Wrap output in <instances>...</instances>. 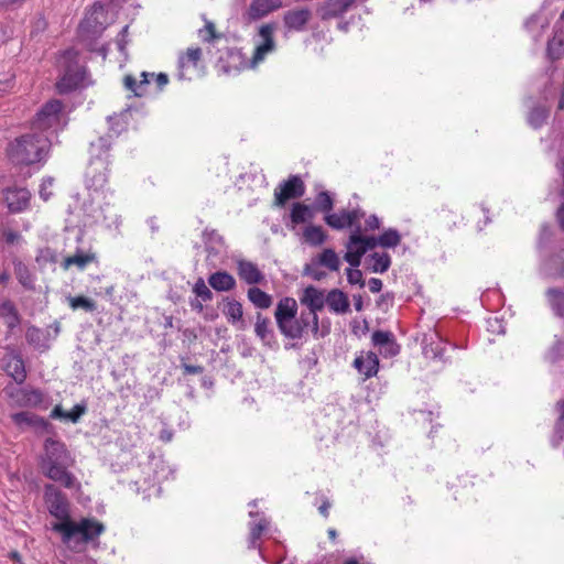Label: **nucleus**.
I'll return each instance as SVG.
<instances>
[{"mask_svg": "<svg viewBox=\"0 0 564 564\" xmlns=\"http://www.w3.org/2000/svg\"><path fill=\"white\" fill-rule=\"evenodd\" d=\"M44 501L48 512L59 521L53 523L52 530L59 533L64 544L95 542L105 532V525L95 518H83L78 522L70 519L69 503L66 496L54 485L44 487Z\"/></svg>", "mask_w": 564, "mask_h": 564, "instance_id": "nucleus-1", "label": "nucleus"}, {"mask_svg": "<svg viewBox=\"0 0 564 564\" xmlns=\"http://www.w3.org/2000/svg\"><path fill=\"white\" fill-rule=\"evenodd\" d=\"M72 464L73 459L64 443L53 438L45 441L44 453L39 462L40 469L45 477L67 489L78 487L79 484L75 475L68 470Z\"/></svg>", "mask_w": 564, "mask_h": 564, "instance_id": "nucleus-2", "label": "nucleus"}, {"mask_svg": "<svg viewBox=\"0 0 564 564\" xmlns=\"http://www.w3.org/2000/svg\"><path fill=\"white\" fill-rule=\"evenodd\" d=\"M51 151L48 138L29 132L10 141L6 148L8 160L15 166H31L44 163Z\"/></svg>", "mask_w": 564, "mask_h": 564, "instance_id": "nucleus-3", "label": "nucleus"}, {"mask_svg": "<svg viewBox=\"0 0 564 564\" xmlns=\"http://www.w3.org/2000/svg\"><path fill=\"white\" fill-rule=\"evenodd\" d=\"M58 78L56 90L59 94H68L84 86L87 77V68L80 62V54L75 48L61 52L56 59Z\"/></svg>", "mask_w": 564, "mask_h": 564, "instance_id": "nucleus-4", "label": "nucleus"}, {"mask_svg": "<svg viewBox=\"0 0 564 564\" xmlns=\"http://www.w3.org/2000/svg\"><path fill=\"white\" fill-rule=\"evenodd\" d=\"M152 80L155 83L158 91H162L169 84V76L165 73L154 74L142 72L140 74V80H137L134 76L126 75L123 77V86L127 90L132 93L133 96L143 97L148 94V88Z\"/></svg>", "mask_w": 564, "mask_h": 564, "instance_id": "nucleus-5", "label": "nucleus"}, {"mask_svg": "<svg viewBox=\"0 0 564 564\" xmlns=\"http://www.w3.org/2000/svg\"><path fill=\"white\" fill-rule=\"evenodd\" d=\"M108 24V12L104 4L95 3L79 24L83 37L100 35Z\"/></svg>", "mask_w": 564, "mask_h": 564, "instance_id": "nucleus-6", "label": "nucleus"}, {"mask_svg": "<svg viewBox=\"0 0 564 564\" xmlns=\"http://www.w3.org/2000/svg\"><path fill=\"white\" fill-rule=\"evenodd\" d=\"M64 109V105L58 99H51L45 102L41 109L36 112L32 127L34 129L45 131L59 124L61 115Z\"/></svg>", "mask_w": 564, "mask_h": 564, "instance_id": "nucleus-7", "label": "nucleus"}, {"mask_svg": "<svg viewBox=\"0 0 564 564\" xmlns=\"http://www.w3.org/2000/svg\"><path fill=\"white\" fill-rule=\"evenodd\" d=\"M305 184L301 176L290 175L288 180L280 183L274 189V205L283 207L286 202L300 198L305 193Z\"/></svg>", "mask_w": 564, "mask_h": 564, "instance_id": "nucleus-8", "label": "nucleus"}, {"mask_svg": "<svg viewBox=\"0 0 564 564\" xmlns=\"http://www.w3.org/2000/svg\"><path fill=\"white\" fill-rule=\"evenodd\" d=\"M365 216V213L359 209H340L338 213H330L324 216V221L330 228L341 230L345 228H351L359 225L360 219Z\"/></svg>", "mask_w": 564, "mask_h": 564, "instance_id": "nucleus-9", "label": "nucleus"}, {"mask_svg": "<svg viewBox=\"0 0 564 564\" xmlns=\"http://www.w3.org/2000/svg\"><path fill=\"white\" fill-rule=\"evenodd\" d=\"M274 31L275 26L273 24H263L259 29V35L262 39V42L258 44L254 48L253 55L251 57L250 64L252 67L257 66L260 62H262L267 55L274 51L275 41H274Z\"/></svg>", "mask_w": 564, "mask_h": 564, "instance_id": "nucleus-10", "label": "nucleus"}, {"mask_svg": "<svg viewBox=\"0 0 564 564\" xmlns=\"http://www.w3.org/2000/svg\"><path fill=\"white\" fill-rule=\"evenodd\" d=\"M31 193L24 187L8 188L4 192V200L11 213H21L30 204Z\"/></svg>", "mask_w": 564, "mask_h": 564, "instance_id": "nucleus-11", "label": "nucleus"}, {"mask_svg": "<svg viewBox=\"0 0 564 564\" xmlns=\"http://www.w3.org/2000/svg\"><path fill=\"white\" fill-rule=\"evenodd\" d=\"M202 57L203 51L198 46L187 47L185 51L181 52L177 59L180 79L186 78L188 69L196 68Z\"/></svg>", "mask_w": 564, "mask_h": 564, "instance_id": "nucleus-12", "label": "nucleus"}, {"mask_svg": "<svg viewBox=\"0 0 564 564\" xmlns=\"http://www.w3.org/2000/svg\"><path fill=\"white\" fill-rule=\"evenodd\" d=\"M312 19V11L307 8L289 10L283 15L284 26L290 31L301 32Z\"/></svg>", "mask_w": 564, "mask_h": 564, "instance_id": "nucleus-13", "label": "nucleus"}, {"mask_svg": "<svg viewBox=\"0 0 564 564\" xmlns=\"http://www.w3.org/2000/svg\"><path fill=\"white\" fill-rule=\"evenodd\" d=\"M354 367L358 370L365 379L371 378L377 375L379 369V358L376 352L367 351L361 352L354 360Z\"/></svg>", "mask_w": 564, "mask_h": 564, "instance_id": "nucleus-14", "label": "nucleus"}, {"mask_svg": "<svg viewBox=\"0 0 564 564\" xmlns=\"http://www.w3.org/2000/svg\"><path fill=\"white\" fill-rule=\"evenodd\" d=\"M326 295L323 291L313 285H308L303 290L300 302L307 306V311L317 314L325 306Z\"/></svg>", "mask_w": 564, "mask_h": 564, "instance_id": "nucleus-15", "label": "nucleus"}, {"mask_svg": "<svg viewBox=\"0 0 564 564\" xmlns=\"http://www.w3.org/2000/svg\"><path fill=\"white\" fill-rule=\"evenodd\" d=\"M325 305L335 314H346L350 307L347 294L339 289H333L326 294Z\"/></svg>", "mask_w": 564, "mask_h": 564, "instance_id": "nucleus-16", "label": "nucleus"}, {"mask_svg": "<svg viewBox=\"0 0 564 564\" xmlns=\"http://www.w3.org/2000/svg\"><path fill=\"white\" fill-rule=\"evenodd\" d=\"M297 313V303L293 297H283L279 301L274 317L278 327L281 325H285L286 322L291 321L295 317Z\"/></svg>", "mask_w": 564, "mask_h": 564, "instance_id": "nucleus-17", "label": "nucleus"}, {"mask_svg": "<svg viewBox=\"0 0 564 564\" xmlns=\"http://www.w3.org/2000/svg\"><path fill=\"white\" fill-rule=\"evenodd\" d=\"M94 262H97V256L95 252H84L82 250H77L74 254L65 257L61 265L64 270H68L74 265L79 271H83L87 268L88 264Z\"/></svg>", "mask_w": 564, "mask_h": 564, "instance_id": "nucleus-18", "label": "nucleus"}, {"mask_svg": "<svg viewBox=\"0 0 564 564\" xmlns=\"http://www.w3.org/2000/svg\"><path fill=\"white\" fill-rule=\"evenodd\" d=\"M282 0H252L248 15L251 20H258L282 7Z\"/></svg>", "mask_w": 564, "mask_h": 564, "instance_id": "nucleus-19", "label": "nucleus"}, {"mask_svg": "<svg viewBox=\"0 0 564 564\" xmlns=\"http://www.w3.org/2000/svg\"><path fill=\"white\" fill-rule=\"evenodd\" d=\"M12 398L20 406L37 408L43 402V393L39 389L22 388L17 390Z\"/></svg>", "mask_w": 564, "mask_h": 564, "instance_id": "nucleus-20", "label": "nucleus"}, {"mask_svg": "<svg viewBox=\"0 0 564 564\" xmlns=\"http://www.w3.org/2000/svg\"><path fill=\"white\" fill-rule=\"evenodd\" d=\"M237 272L239 278L247 284H258L263 280L262 272L250 261L240 260L237 264Z\"/></svg>", "mask_w": 564, "mask_h": 564, "instance_id": "nucleus-21", "label": "nucleus"}, {"mask_svg": "<svg viewBox=\"0 0 564 564\" xmlns=\"http://www.w3.org/2000/svg\"><path fill=\"white\" fill-rule=\"evenodd\" d=\"M11 419L13 423L20 429L29 426L36 429H45L48 425V423L43 417L25 411L13 413L11 415Z\"/></svg>", "mask_w": 564, "mask_h": 564, "instance_id": "nucleus-22", "label": "nucleus"}, {"mask_svg": "<svg viewBox=\"0 0 564 564\" xmlns=\"http://www.w3.org/2000/svg\"><path fill=\"white\" fill-rule=\"evenodd\" d=\"M0 317L3 319L8 328V334H12L14 328H17L21 323V316L11 301H4L0 305Z\"/></svg>", "mask_w": 564, "mask_h": 564, "instance_id": "nucleus-23", "label": "nucleus"}, {"mask_svg": "<svg viewBox=\"0 0 564 564\" xmlns=\"http://www.w3.org/2000/svg\"><path fill=\"white\" fill-rule=\"evenodd\" d=\"M7 373L19 384L23 383L26 379L25 365L20 355H12L9 357L4 367Z\"/></svg>", "mask_w": 564, "mask_h": 564, "instance_id": "nucleus-24", "label": "nucleus"}, {"mask_svg": "<svg viewBox=\"0 0 564 564\" xmlns=\"http://www.w3.org/2000/svg\"><path fill=\"white\" fill-rule=\"evenodd\" d=\"M209 285L218 292H228L236 288L235 278L227 271H217L209 275Z\"/></svg>", "mask_w": 564, "mask_h": 564, "instance_id": "nucleus-25", "label": "nucleus"}, {"mask_svg": "<svg viewBox=\"0 0 564 564\" xmlns=\"http://www.w3.org/2000/svg\"><path fill=\"white\" fill-rule=\"evenodd\" d=\"M314 216L315 212L311 206L300 202L292 205L290 219L293 227L311 221Z\"/></svg>", "mask_w": 564, "mask_h": 564, "instance_id": "nucleus-26", "label": "nucleus"}, {"mask_svg": "<svg viewBox=\"0 0 564 564\" xmlns=\"http://www.w3.org/2000/svg\"><path fill=\"white\" fill-rule=\"evenodd\" d=\"M347 252L344 259L354 268L360 265L362 256L367 252L365 245L361 242L352 241V234L346 243Z\"/></svg>", "mask_w": 564, "mask_h": 564, "instance_id": "nucleus-27", "label": "nucleus"}, {"mask_svg": "<svg viewBox=\"0 0 564 564\" xmlns=\"http://www.w3.org/2000/svg\"><path fill=\"white\" fill-rule=\"evenodd\" d=\"M14 274L20 284L26 290L35 289V276L29 267L20 260H13Z\"/></svg>", "mask_w": 564, "mask_h": 564, "instance_id": "nucleus-28", "label": "nucleus"}, {"mask_svg": "<svg viewBox=\"0 0 564 564\" xmlns=\"http://www.w3.org/2000/svg\"><path fill=\"white\" fill-rule=\"evenodd\" d=\"M327 234L322 226L308 225L303 230V240L310 246H322L327 240Z\"/></svg>", "mask_w": 564, "mask_h": 564, "instance_id": "nucleus-29", "label": "nucleus"}, {"mask_svg": "<svg viewBox=\"0 0 564 564\" xmlns=\"http://www.w3.org/2000/svg\"><path fill=\"white\" fill-rule=\"evenodd\" d=\"M313 260L332 272L338 271L341 263L338 254L330 248L324 249Z\"/></svg>", "mask_w": 564, "mask_h": 564, "instance_id": "nucleus-30", "label": "nucleus"}, {"mask_svg": "<svg viewBox=\"0 0 564 564\" xmlns=\"http://www.w3.org/2000/svg\"><path fill=\"white\" fill-rule=\"evenodd\" d=\"M368 268L376 273L388 271L391 264V258L387 252H373L367 259Z\"/></svg>", "mask_w": 564, "mask_h": 564, "instance_id": "nucleus-31", "label": "nucleus"}, {"mask_svg": "<svg viewBox=\"0 0 564 564\" xmlns=\"http://www.w3.org/2000/svg\"><path fill=\"white\" fill-rule=\"evenodd\" d=\"M297 322L301 326V338L308 332L312 330L314 334L318 332V316L317 314L310 311H302L297 317Z\"/></svg>", "mask_w": 564, "mask_h": 564, "instance_id": "nucleus-32", "label": "nucleus"}, {"mask_svg": "<svg viewBox=\"0 0 564 564\" xmlns=\"http://www.w3.org/2000/svg\"><path fill=\"white\" fill-rule=\"evenodd\" d=\"M111 134L99 137L97 140L90 143L89 151L91 156L97 159H102L104 156L107 158L108 152L111 149Z\"/></svg>", "mask_w": 564, "mask_h": 564, "instance_id": "nucleus-33", "label": "nucleus"}, {"mask_svg": "<svg viewBox=\"0 0 564 564\" xmlns=\"http://www.w3.org/2000/svg\"><path fill=\"white\" fill-rule=\"evenodd\" d=\"M249 301L258 308H269L272 305V296L259 288H250L248 290Z\"/></svg>", "mask_w": 564, "mask_h": 564, "instance_id": "nucleus-34", "label": "nucleus"}, {"mask_svg": "<svg viewBox=\"0 0 564 564\" xmlns=\"http://www.w3.org/2000/svg\"><path fill=\"white\" fill-rule=\"evenodd\" d=\"M546 296L555 314L564 317V291L552 288L546 291Z\"/></svg>", "mask_w": 564, "mask_h": 564, "instance_id": "nucleus-35", "label": "nucleus"}, {"mask_svg": "<svg viewBox=\"0 0 564 564\" xmlns=\"http://www.w3.org/2000/svg\"><path fill=\"white\" fill-rule=\"evenodd\" d=\"M224 34L216 29L214 22L205 20L203 28L198 30V37L204 43H212L223 39Z\"/></svg>", "mask_w": 564, "mask_h": 564, "instance_id": "nucleus-36", "label": "nucleus"}, {"mask_svg": "<svg viewBox=\"0 0 564 564\" xmlns=\"http://www.w3.org/2000/svg\"><path fill=\"white\" fill-rule=\"evenodd\" d=\"M334 208V199L327 191H322L316 195L314 212L329 215Z\"/></svg>", "mask_w": 564, "mask_h": 564, "instance_id": "nucleus-37", "label": "nucleus"}, {"mask_svg": "<svg viewBox=\"0 0 564 564\" xmlns=\"http://www.w3.org/2000/svg\"><path fill=\"white\" fill-rule=\"evenodd\" d=\"M437 219L445 229L452 230L458 225V223L462 221L463 218L460 215L453 210L442 208L440 212H437Z\"/></svg>", "mask_w": 564, "mask_h": 564, "instance_id": "nucleus-38", "label": "nucleus"}, {"mask_svg": "<svg viewBox=\"0 0 564 564\" xmlns=\"http://www.w3.org/2000/svg\"><path fill=\"white\" fill-rule=\"evenodd\" d=\"M270 325L271 321L268 317L263 316L261 313L257 314L254 332L256 335L263 341L272 337Z\"/></svg>", "mask_w": 564, "mask_h": 564, "instance_id": "nucleus-39", "label": "nucleus"}, {"mask_svg": "<svg viewBox=\"0 0 564 564\" xmlns=\"http://www.w3.org/2000/svg\"><path fill=\"white\" fill-rule=\"evenodd\" d=\"M549 118V110L545 107L538 106L531 109L528 115V122L534 129L542 127Z\"/></svg>", "mask_w": 564, "mask_h": 564, "instance_id": "nucleus-40", "label": "nucleus"}, {"mask_svg": "<svg viewBox=\"0 0 564 564\" xmlns=\"http://www.w3.org/2000/svg\"><path fill=\"white\" fill-rule=\"evenodd\" d=\"M379 246L394 248L401 242V235L397 229L389 228L378 237Z\"/></svg>", "mask_w": 564, "mask_h": 564, "instance_id": "nucleus-41", "label": "nucleus"}, {"mask_svg": "<svg viewBox=\"0 0 564 564\" xmlns=\"http://www.w3.org/2000/svg\"><path fill=\"white\" fill-rule=\"evenodd\" d=\"M224 314L227 317L228 322L231 324H236L242 319L243 311L242 305L238 301H229L226 304L224 310Z\"/></svg>", "mask_w": 564, "mask_h": 564, "instance_id": "nucleus-42", "label": "nucleus"}, {"mask_svg": "<svg viewBox=\"0 0 564 564\" xmlns=\"http://www.w3.org/2000/svg\"><path fill=\"white\" fill-rule=\"evenodd\" d=\"M283 336L290 339H301V326L297 322V317H293L286 322L285 325L278 327Z\"/></svg>", "mask_w": 564, "mask_h": 564, "instance_id": "nucleus-43", "label": "nucleus"}, {"mask_svg": "<svg viewBox=\"0 0 564 564\" xmlns=\"http://www.w3.org/2000/svg\"><path fill=\"white\" fill-rule=\"evenodd\" d=\"M25 339L29 345L35 347V348H43L44 345V333L41 328L36 326H30L28 327L25 332Z\"/></svg>", "mask_w": 564, "mask_h": 564, "instance_id": "nucleus-44", "label": "nucleus"}, {"mask_svg": "<svg viewBox=\"0 0 564 564\" xmlns=\"http://www.w3.org/2000/svg\"><path fill=\"white\" fill-rule=\"evenodd\" d=\"M68 304L72 310L83 308L86 312H94L97 310L96 303L83 295L68 297Z\"/></svg>", "mask_w": 564, "mask_h": 564, "instance_id": "nucleus-45", "label": "nucleus"}, {"mask_svg": "<svg viewBox=\"0 0 564 564\" xmlns=\"http://www.w3.org/2000/svg\"><path fill=\"white\" fill-rule=\"evenodd\" d=\"M228 58L232 61V64L223 65L225 72H230L231 69L239 70L246 67V63L243 61V55L239 50L230 48L227 51Z\"/></svg>", "mask_w": 564, "mask_h": 564, "instance_id": "nucleus-46", "label": "nucleus"}, {"mask_svg": "<svg viewBox=\"0 0 564 564\" xmlns=\"http://www.w3.org/2000/svg\"><path fill=\"white\" fill-rule=\"evenodd\" d=\"M268 523L265 520H261L258 523H252L249 531V544L250 547H257V543L267 530Z\"/></svg>", "mask_w": 564, "mask_h": 564, "instance_id": "nucleus-47", "label": "nucleus"}, {"mask_svg": "<svg viewBox=\"0 0 564 564\" xmlns=\"http://www.w3.org/2000/svg\"><path fill=\"white\" fill-rule=\"evenodd\" d=\"M193 292L195 293L196 299H199L203 302H210L214 297L213 292L208 289L204 279L202 278L197 279L195 282Z\"/></svg>", "mask_w": 564, "mask_h": 564, "instance_id": "nucleus-48", "label": "nucleus"}, {"mask_svg": "<svg viewBox=\"0 0 564 564\" xmlns=\"http://www.w3.org/2000/svg\"><path fill=\"white\" fill-rule=\"evenodd\" d=\"M352 241L361 242L365 245L366 250H372L377 246H379L378 238L376 237H366L361 235L360 225L356 227L352 231Z\"/></svg>", "mask_w": 564, "mask_h": 564, "instance_id": "nucleus-49", "label": "nucleus"}, {"mask_svg": "<svg viewBox=\"0 0 564 564\" xmlns=\"http://www.w3.org/2000/svg\"><path fill=\"white\" fill-rule=\"evenodd\" d=\"M14 79L15 74L11 69L0 72V96L13 89Z\"/></svg>", "mask_w": 564, "mask_h": 564, "instance_id": "nucleus-50", "label": "nucleus"}, {"mask_svg": "<svg viewBox=\"0 0 564 564\" xmlns=\"http://www.w3.org/2000/svg\"><path fill=\"white\" fill-rule=\"evenodd\" d=\"M371 340L376 346L392 345V334L383 330H376L372 333Z\"/></svg>", "mask_w": 564, "mask_h": 564, "instance_id": "nucleus-51", "label": "nucleus"}, {"mask_svg": "<svg viewBox=\"0 0 564 564\" xmlns=\"http://www.w3.org/2000/svg\"><path fill=\"white\" fill-rule=\"evenodd\" d=\"M552 267L555 270L556 274L561 278L564 276V248L561 249L557 253H555L552 259Z\"/></svg>", "mask_w": 564, "mask_h": 564, "instance_id": "nucleus-52", "label": "nucleus"}, {"mask_svg": "<svg viewBox=\"0 0 564 564\" xmlns=\"http://www.w3.org/2000/svg\"><path fill=\"white\" fill-rule=\"evenodd\" d=\"M321 265L317 264L314 260H312L311 264H307L305 268V273L310 275L312 279L319 281L326 276V273L323 272Z\"/></svg>", "mask_w": 564, "mask_h": 564, "instance_id": "nucleus-53", "label": "nucleus"}, {"mask_svg": "<svg viewBox=\"0 0 564 564\" xmlns=\"http://www.w3.org/2000/svg\"><path fill=\"white\" fill-rule=\"evenodd\" d=\"M347 280L350 284H360L362 285V273L360 270L352 268H349L346 270Z\"/></svg>", "mask_w": 564, "mask_h": 564, "instance_id": "nucleus-54", "label": "nucleus"}, {"mask_svg": "<svg viewBox=\"0 0 564 564\" xmlns=\"http://www.w3.org/2000/svg\"><path fill=\"white\" fill-rule=\"evenodd\" d=\"M556 406L560 412V415H558V419L555 424V431H556V433L560 434L561 437H563V434H564V400L558 401Z\"/></svg>", "mask_w": 564, "mask_h": 564, "instance_id": "nucleus-55", "label": "nucleus"}, {"mask_svg": "<svg viewBox=\"0 0 564 564\" xmlns=\"http://www.w3.org/2000/svg\"><path fill=\"white\" fill-rule=\"evenodd\" d=\"M85 405L76 404L69 412H67V419L75 423L85 413Z\"/></svg>", "mask_w": 564, "mask_h": 564, "instance_id": "nucleus-56", "label": "nucleus"}, {"mask_svg": "<svg viewBox=\"0 0 564 564\" xmlns=\"http://www.w3.org/2000/svg\"><path fill=\"white\" fill-rule=\"evenodd\" d=\"M2 237L8 245H13L21 239V235L11 229H4L2 231Z\"/></svg>", "mask_w": 564, "mask_h": 564, "instance_id": "nucleus-57", "label": "nucleus"}, {"mask_svg": "<svg viewBox=\"0 0 564 564\" xmlns=\"http://www.w3.org/2000/svg\"><path fill=\"white\" fill-rule=\"evenodd\" d=\"M380 227V220L376 215H370L365 221V230L373 231Z\"/></svg>", "mask_w": 564, "mask_h": 564, "instance_id": "nucleus-58", "label": "nucleus"}, {"mask_svg": "<svg viewBox=\"0 0 564 564\" xmlns=\"http://www.w3.org/2000/svg\"><path fill=\"white\" fill-rule=\"evenodd\" d=\"M370 292L378 293L382 290V281L377 278H371L368 282Z\"/></svg>", "mask_w": 564, "mask_h": 564, "instance_id": "nucleus-59", "label": "nucleus"}, {"mask_svg": "<svg viewBox=\"0 0 564 564\" xmlns=\"http://www.w3.org/2000/svg\"><path fill=\"white\" fill-rule=\"evenodd\" d=\"M184 373L187 375H199L204 371L202 366L183 365Z\"/></svg>", "mask_w": 564, "mask_h": 564, "instance_id": "nucleus-60", "label": "nucleus"}, {"mask_svg": "<svg viewBox=\"0 0 564 564\" xmlns=\"http://www.w3.org/2000/svg\"><path fill=\"white\" fill-rule=\"evenodd\" d=\"M555 216L560 228L564 230V202L558 206Z\"/></svg>", "mask_w": 564, "mask_h": 564, "instance_id": "nucleus-61", "label": "nucleus"}, {"mask_svg": "<svg viewBox=\"0 0 564 564\" xmlns=\"http://www.w3.org/2000/svg\"><path fill=\"white\" fill-rule=\"evenodd\" d=\"M51 417L53 419H67V412H65L61 405H56L52 412Z\"/></svg>", "mask_w": 564, "mask_h": 564, "instance_id": "nucleus-62", "label": "nucleus"}, {"mask_svg": "<svg viewBox=\"0 0 564 564\" xmlns=\"http://www.w3.org/2000/svg\"><path fill=\"white\" fill-rule=\"evenodd\" d=\"M203 301L199 300V299H195V300H192L189 305L192 307L193 311L197 312V313H202L203 310H204V305H203Z\"/></svg>", "mask_w": 564, "mask_h": 564, "instance_id": "nucleus-63", "label": "nucleus"}, {"mask_svg": "<svg viewBox=\"0 0 564 564\" xmlns=\"http://www.w3.org/2000/svg\"><path fill=\"white\" fill-rule=\"evenodd\" d=\"M329 508H330V502H329L327 499H325V500L323 501V503L318 507V511H319V513H321L323 517L327 518V517H328V514H329V512H328V511H329Z\"/></svg>", "mask_w": 564, "mask_h": 564, "instance_id": "nucleus-64", "label": "nucleus"}]
</instances>
